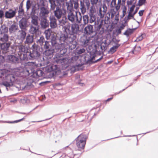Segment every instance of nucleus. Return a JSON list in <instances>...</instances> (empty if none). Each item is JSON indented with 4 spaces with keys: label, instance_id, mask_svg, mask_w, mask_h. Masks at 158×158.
<instances>
[{
    "label": "nucleus",
    "instance_id": "nucleus-1",
    "mask_svg": "<svg viewBox=\"0 0 158 158\" xmlns=\"http://www.w3.org/2000/svg\"><path fill=\"white\" fill-rule=\"evenodd\" d=\"M68 33L65 32V33L61 34L60 36L59 40L61 44H69V49L71 50L74 49L77 45L76 40H74V39L75 36H73V38L70 35H68Z\"/></svg>",
    "mask_w": 158,
    "mask_h": 158
},
{
    "label": "nucleus",
    "instance_id": "nucleus-2",
    "mask_svg": "<svg viewBox=\"0 0 158 158\" xmlns=\"http://www.w3.org/2000/svg\"><path fill=\"white\" fill-rule=\"evenodd\" d=\"M27 53L28 54L24 56L25 58L27 59L26 61L38 59L40 56V47L34 43L32 46L31 50Z\"/></svg>",
    "mask_w": 158,
    "mask_h": 158
},
{
    "label": "nucleus",
    "instance_id": "nucleus-3",
    "mask_svg": "<svg viewBox=\"0 0 158 158\" xmlns=\"http://www.w3.org/2000/svg\"><path fill=\"white\" fill-rule=\"evenodd\" d=\"M11 42H0V49L3 54H13L15 52V47L11 45Z\"/></svg>",
    "mask_w": 158,
    "mask_h": 158
},
{
    "label": "nucleus",
    "instance_id": "nucleus-4",
    "mask_svg": "<svg viewBox=\"0 0 158 158\" xmlns=\"http://www.w3.org/2000/svg\"><path fill=\"white\" fill-rule=\"evenodd\" d=\"M99 46L96 44L94 45V49L92 52L90 51L88 54L85 55L84 59L85 64H93V60H94L96 56V54L98 52L97 47Z\"/></svg>",
    "mask_w": 158,
    "mask_h": 158
},
{
    "label": "nucleus",
    "instance_id": "nucleus-5",
    "mask_svg": "<svg viewBox=\"0 0 158 158\" xmlns=\"http://www.w3.org/2000/svg\"><path fill=\"white\" fill-rule=\"evenodd\" d=\"M65 32L68 33L69 35H70L73 38V36H74L75 38L74 39V40H76L77 39V35L79 31V25L76 23L72 24L71 26H67L64 27Z\"/></svg>",
    "mask_w": 158,
    "mask_h": 158
},
{
    "label": "nucleus",
    "instance_id": "nucleus-6",
    "mask_svg": "<svg viewBox=\"0 0 158 158\" xmlns=\"http://www.w3.org/2000/svg\"><path fill=\"white\" fill-rule=\"evenodd\" d=\"M87 138V137L86 135L81 134L75 139L76 145L78 150L83 149L84 148Z\"/></svg>",
    "mask_w": 158,
    "mask_h": 158
},
{
    "label": "nucleus",
    "instance_id": "nucleus-7",
    "mask_svg": "<svg viewBox=\"0 0 158 158\" xmlns=\"http://www.w3.org/2000/svg\"><path fill=\"white\" fill-rule=\"evenodd\" d=\"M15 77L13 74H9L6 77V80L2 83V85L5 86L7 91L12 89L13 83L15 80Z\"/></svg>",
    "mask_w": 158,
    "mask_h": 158
},
{
    "label": "nucleus",
    "instance_id": "nucleus-8",
    "mask_svg": "<svg viewBox=\"0 0 158 158\" xmlns=\"http://www.w3.org/2000/svg\"><path fill=\"white\" fill-rule=\"evenodd\" d=\"M47 72H50L52 76L56 75H59L61 73V71L58 66L56 64H52L51 65L47 66L46 68Z\"/></svg>",
    "mask_w": 158,
    "mask_h": 158
},
{
    "label": "nucleus",
    "instance_id": "nucleus-9",
    "mask_svg": "<svg viewBox=\"0 0 158 158\" xmlns=\"http://www.w3.org/2000/svg\"><path fill=\"white\" fill-rule=\"evenodd\" d=\"M68 20L72 22H74L76 19V22L80 23L81 20L82 16L80 13H79V15H77V12H75V15L73 12H69L68 13Z\"/></svg>",
    "mask_w": 158,
    "mask_h": 158
},
{
    "label": "nucleus",
    "instance_id": "nucleus-10",
    "mask_svg": "<svg viewBox=\"0 0 158 158\" xmlns=\"http://www.w3.org/2000/svg\"><path fill=\"white\" fill-rule=\"evenodd\" d=\"M84 34L89 37H93L96 34V32L93 28V26L88 24L84 29Z\"/></svg>",
    "mask_w": 158,
    "mask_h": 158
},
{
    "label": "nucleus",
    "instance_id": "nucleus-11",
    "mask_svg": "<svg viewBox=\"0 0 158 158\" xmlns=\"http://www.w3.org/2000/svg\"><path fill=\"white\" fill-rule=\"evenodd\" d=\"M18 48L19 50V52H21L20 59L22 60H26L27 59L25 58L24 56L28 54L27 53L29 52V50L27 47L23 45H19Z\"/></svg>",
    "mask_w": 158,
    "mask_h": 158
},
{
    "label": "nucleus",
    "instance_id": "nucleus-12",
    "mask_svg": "<svg viewBox=\"0 0 158 158\" xmlns=\"http://www.w3.org/2000/svg\"><path fill=\"white\" fill-rule=\"evenodd\" d=\"M19 25L21 29L27 30L28 26L27 19L23 17L19 21Z\"/></svg>",
    "mask_w": 158,
    "mask_h": 158
},
{
    "label": "nucleus",
    "instance_id": "nucleus-13",
    "mask_svg": "<svg viewBox=\"0 0 158 158\" xmlns=\"http://www.w3.org/2000/svg\"><path fill=\"white\" fill-rule=\"evenodd\" d=\"M31 72H32V75L31 76H32L35 78H38L41 77L44 73V72L40 68H37L33 71L31 70Z\"/></svg>",
    "mask_w": 158,
    "mask_h": 158
},
{
    "label": "nucleus",
    "instance_id": "nucleus-14",
    "mask_svg": "<svg viewBox=\"0 0 158 158\" xmlns=\"http://www.w3.org/2000/svg\"><path fill=\"white\" fill-rule=\"evenodd\" d=\"M6 59L10 63L16 64L19 62V58L13 55H8L6 57Z\"/></svg>",
    "mask_w": 158,
    "mask_h": 158
},
{
    "label": "nucleus",
    "instance_id": "nucleus-15",
    "mask_svg": "<svg viewBox=\"0 0 158 158\" xmlns=\"http://www.w3.org/2000/svg\"><path fill=\"white\" fill-rule=\"evenodd\" d=\"M16 13L15 10H14L11 9H10L6 12L5 17L6 19H11L15 17Z\"/></svg>",
    "mask_w": 158,
    "mask_h": 158
},
{
    "label": "nucleus",
    "instance_id": "nucleus-16",
    "mask_svg": "<svg viewBox=\"0 0 158 158\" xmlns=\"http://www.w3.org/2000/svg\"><path fill=\"white\" fill-rule=\"evenodd\" d=\"M42 6L40 8V14L42 15V17H45L46 15L49 14V11L47 8L44 7L45 5L44 3H42Z\"/></svg>",
    "mask_w": 158,
    "mask_h": 158
},
{
    "label": "nucleus",
    "instance_id": "nucleus-17",
    "mask_svg": "<svg viewBox=\"0 0 158 158\" xmlns=\"http://www.w3.org/2000/svg\"><path fill=\"white\" fill-rule=\"evenodd\" d=\"M65 60V59L64 56H61L57 54L56 56L53 58V62H56L57 64H63Z\"/></svg>",
    "mask_w": 158,
    "mask_h": 158
},
{
    "label": "nucleus",
    "instance_id": "nucleus-18",
    "mask_svg": "<svg viewBox=\"0 0 158 158\" xmlns=\"http://www.w3.org/2000/svg\"><path fill=\"white\" fill-rule=\"evenodd\" d=\"M135 7V5H133L130 8V11L128 13V15L127 17V19H131V17L133 18L134 16L137 13L139 9V8L138 7H136L133 14H131V13L134 10Z\"/></svg>",
    "mask_w": 158,
    "mask_h": 158
},
{
    "label": "nucleus",
    "instance_id": "nucleus-19",
    "mask_svg": "<svg viewBox=\"0 0 158 158\" xmlns=\"http://www.w3.org/2000/svg\"><path fill=\"white\" fill-rule=\"evenodd\" d=\"M40 19V26L41 28L45 29L49 26V23L45 17H41Z\"/></svg>",
    "mask_w": 158,
    "mask_h": 158
},
{
    "label": "nucleus",
    "instance_id": "nucleus-20",
    "mask_svg": "<svg viewBox=\"0 0 158 158\" xmlns=\"http://www.w3.org/2000/svg\"><path fill=\"white\" fill-rule=\"evenodd\" d=\"M50 25L51 28H56L57 25L56 23V20L54 16H51L50 17Z\"/></svg>",
    "mask_w": 158,
    "mask_h": 158
},
{
    "label": "nucleus",
    "instance_id": "nucleus-21",
    "mask_svg": "<svg viewBox=\"0 0 158 158\" xmlns=\"http://www.w3.org/2000/svg\"><path fill=\"white\" fill-rule=\"evenodd\" d=\"M55 48L45 49L44 51V54L45 56L49 57V58L52 57L55 52Z\"/></svg>",
    "mask_w": 158,
    "mask_h": 158
},
{
    "label": "nucleus",
    "instance_id": "nucleus-22",
    "mask_svg": "<svg viewBox=\"0 0 158 158\" xmlns=\"http://www.w3.org/2000/svg\"><path fill=\"white\" fill-rule=\"evenodd\" d=\"M19 72V75L23 77L28 76L29 75L30 73L28 70L22 68H21Z\"/></svg>",
    "mask_w": 158,
    "mask_h": 158
},
{
    "label": "nucleus",
    "instance_id": "nucleus-23",
    "mask_svg": "<svg viewBox=\"0 0 158 158\" xmlns=\"http://www.w3.org/2000/svg\"><path fill=\"white\" fill-rule=\"evenodd\" d=\"M11 42L9 40V36L7 34L0 35V42Z\"/></svg>",
    "mask_w": 158,
    "mask_h": 158
},
{
    "label": "nucleus",
    "instance_id": "nucleus-24",
    "mask_svg": "<svg viewBox=\"0 0 158 158\" xmlns=\"http://www.w3.org/2000/svg\"><path fill=\"white\" fill-rule=\"evenodd\" d=\"M31 25H33L35 26H38V16L35 15H33L31 16Z\"/></svg>",
    "mask_w": 158,
    "mask_h": 158
},
{
    "label": "nucleus",
    "instance_id": "nucleus-25",
    "mask_svg": "<svg viewBox=\"0 0 158 158\" xmlns=\"http://www.w3.org/2000/svg\"><path fill=\"white\" fill-rule=\"evenodd\" d=\"M54 12L55 16L58 19H60L63 14L62 10L58 6L56 7V9L54 11Z\"/></svg>",
    "mask_w": 158,
    "mask_h": 158
},
{
    "label": "nucleus",
    "instance_id": "nucleus-26",
    "mask_svg": "<svg viewBox=\"0 0 158 158\" xmlns=\"http://www.w3.org/2000/svg\"><path fill=\"white\" fill-rule=\"evenodd\" d=\"M137 28H127L125 31L123 33L124 35L128 37L131 35L133 32Z\"/></svg>",
    "mask_w": 158,
    "mask_h": 158
},
{
    "label": "nucleus",
    "instance_id": "nucleus-27",
    "mask_svg": "<svg viewBox=\"0 0 158 158\" xmlns=\"http://www.w3.org/2000/svg\"><path fill=\"white\" fill-rule=\"evenodd\" d=\"M39 26H35L33 25H31L29 30V32L32 34H35L38 31Z\"/></svg>",
    "mask_w": 158,
    "mask_h": 158
},
{
    "label": "nucleus",
    "instance_id": "nucleus-28",
    "mask_svg": "<svg viewBox=\"0 0 158 158\" xmlns=\"http://www.w3.org/2000/svg\"><path fill=\"white\" fill-rule=\"evenodd\" d=\"M8 32V27L5 24L2 25L0 27V35L7 34Z\"/></svg>",
    "mask_w": 158,
    "mask_h": 158
},
{
    "label": "nucleus",
    "instance_id": "nucleus-29",
    "mask_svg": "<svg viewBox=\"0 0 158 158\" xmlns=\"http://www.w3.org/2000/svg\"><path fill=\"white\" fill-rule=\"evenodd\" d=\"M43 45V48L45 50L55 48L53 45H52L51 43L48 40L45 41L44 44Z\"/></svg>",
    "mask_w": 158,
    "mask_h": 158
},
{
    "label": "nucleus",
    "instance_id": "nucleus-30",
    "mask_svg": "<svg viewBox=\"0 0 158 158\" xmlns=\"http://www.w3.org/2000/svg\"><path fill=\"white\" fill-rule=\"evenodd\" d=\"M89 41V40L86 37L81 38L80 40V42L82 43V44L84 46H86Z\"/></svg>",
    "mask_w": 158,
    "mask_h": 158
},
{
    "label": "nucleus",
    "instance_id": "nucleus-31",
    "mask_svg": "<svg viewBox=\"0 0 158 158\" xmlns=\"http://www.w3.org/2000/svg\"><path fill=\"white\" fill-rule=\"evenodd\" d=\"M33 41V35H28L26 37V40L25 42V44H31Z\"/></svg>",
    "mask_w": 158,
    "mask_h": 158
},
{
    "label": "nucleus",
    "instance_id": "nucleus-32",
    "mask_svg": "<svg viewBox=\"0 0 158 158\" xmlns=\"http://www.w3.org/2000/svg\"><path fill=\"white\" fill-rule=\"evenodd\" d=\"M18 27L15 23H13L9 28V31L10 33L15 32L18 30Z\"/></svg>",
    "mask_w": 158,
    "mask_h": 158
},
{
    "label": "nucleus",
    "instance_id": "nucleus-33",
    "mask_svg": "<svg viewBox=\"0 0 158 158\" xmlns=\"http://www.w3.org/2000/svg\"><path fill=\"white\" fill-rule=\"evenodd\" d=\"M83 65V64H81L77 65H76L73 68H71V66H66V68L67 70H68L69 71H70V72H71L73 71V72H74L75 71V67H76L77 68H79L81 67Z\"/></svg>",
    "mask_w": 158,
    "mask_h": 158
},
{
    "label": "nucleus",
    "instance_id": "nucleus-34",
    "mask_svg": "<svg viewBox=\"0 0 158 158\" xmlns=\"http://www.w3.org/2000/svg\"><path fill=\"white\" fill-rule=\"evenodd\" d=\"M23 1H22L20 3L19 6V10L18 11V13L19 15H23L24 14V10L23 8Z\"/></svg>",
    "mask_w": 158,
    "mask_h": 158
},
{
    "label": "nucleus",
    "instance_id": "nucleus-35",
    "mask_svg": "<svg viewBox=\"0 0 158 158\" xmlns=\"http://www.w3.org/2000/svg\"><path fill=\"white\" fill-rule=\"evenodd\" d=\"M27 30L21 29L20 31H19L20 32V39L21 40H23L26 37V31Z\"/></svg>",
    "mask_w": 158,
    "mask_h": 158
},
{
    "label": "nucleus",
    "instance_id": "nucleus-36",
    "mask_svg": "<svg viewBox=\"0 0 158 158\" xmlns=\"http://www.w3.org/2000/svg\"><path fill=\"white\" fill-rule=\"evenodd\" d=\"M51 30L50 29H48V30H46L45 31V34L47 40H48L50 39L51 36L54 35L53 34H51Z\"/></svg>",
    "mask_w": 158,
    "mask_h": 158
},
{
    "label": "nucleus",
    "instance_id": "nucleus-37",
    "mask_svg": "<svg viewBox=\"0 0 158 158\" xmlns=\"http://www.w3.org/2000/svg\"><path fill=\"white\" fill-rule=\"evenodd\" d=\"M120 46V44L117 43L115 45L113 46L110 49V53L111 54L114 53L116 51L117 49Z\"/></svg>",
    "mask_w": 158,
    "mask_h": 158
},
{
    "label": "nucleus",
    "instance_id": "nucleus-38",
    "mask_svg": "<svg viewBox=\"0 0 158 158\" xmlns=\"http://www.w3.org/2000/svg\"><path fill=\"white\" fill-rule=\"evenodd\" d=\"M50 40L49 41L51 43L52 45L55 47V45L56 44L57 42L56 37L54 34L51 36Z\"/></svg>",
    "mask_w": 158,
    "mask_h": 158
},
{
    "label": "nucleus",
    "instance_id": "nucleus-39",
    "mask_svg": "<svg viewBox=\"0 0 158 158\" xmlns=\"http://www.w3.org/2000/svg\"><path fill=\"white\" fill-rule=\"evenodd\" d=\"M129 19H127V18L126 17H125L123 19V20L124 21V22H123L121 24L120 29H121V30H123L124 29V27L127 25V23L128 21V20Z\"/></svg>",
    "mask_w": 158,
    "mask_h": 158
},
{
    "label": "nucleus",
    "instance_id": "nucleus-40",
    "mask_svg": "<svg viewBox=\"0 0 158 158\" xmlns=\"http://www.w3.org/2000/svg\"><path fill=\"white\" fill-rule=\"evenodd\" d=\"M45 41L44 37L43 36H41L40 37V39H38L36 42L38 44L42 46L44 45V43L45 42Z\"/></svg>",
    "mask_w": 158,
    "mask_h": 158
},
{
    "label": "nucleus",
    "instance_id": "nucleus-41",
    "mask_svg": "<svg viewBox=\"0 0 158 158\" xmlns=\"http://www.w3.org/2000/svg\"><path fill=\"white\" fill-rule=\"evenodd\" d=\"M67 49L65 48H63L60 49L57 55L61 56H63L66 53Z\"/></svg>",
    "mask_w": 158,
    "mask_h": 158
},
{
    "label": "nucleus",
    "instance_id": "nucleus-42",
    "mask_svg": "<svg viewBox=\"0 0 158 158\" xmlns=\"http://www.w3.org/2000/svg\"><path fill=\"white\" fill-rule=\"evenodd\" d=\"M90 19H89V22L92 23L95 21L96 19L95 15L91 13L90 15Z\"/></svg>",
    "mask_w": 158,
    "mask_h": 158
},
{
    "label": "nucleus",
    "instance_id": "nucleus-43",
    "mask_svg": "<svg viewBox=\"0 0 158 158\" xmlns=\"http://www.w3.org/2000/svg\"><path fill=\"white\" fill-rule=\"evenodd\" d=\"M83 19L84 23L85 25L87 24L89 22V17L87 15H84L83 16Z\"/></svg>",
    "mask_w": 158,
    "mask_h": 158
},
{
    "label": "nucleus",
    "instance_id": "nucleus-44",
    "mask_svg": "<svg viewBox=\"0 0 158 158\" xmlns=\"http://www.w3.org/2000/svg\"><path fill=\"white\" fill-rule=\"evenodd\" d=\"M67 9L69 11V12H73V3L72 2H71L69 3V4L67 6Z\"/></svg>",
    "mask_w": 158,
    "mask_h": 158
},
{
    "label": "nucleus",
    "instance_id": "nucleus-45",
    "mask_svg": "<svg viewBox=\"0 0 158 158\" xmlns=\"http://www.w3.org/2000/svg\"><path fill=\"white\" fill-rule=\"evenodd\" d=\"M25 117H24L22 118L19 119V120H15L14 121H6L5 122L6 123H17L20 122L22 121L23 120L25 119Z\"/></svg>",
    "mask_w": 158,
    "mask_h": 158
},
{
    "label": "nucleus",
    "instance_id": "nucleus-46",
    "mask_svg": "<svg viewBox=\"0 0 158 158\" xmlns=\"http://www.w3.org/2000/svg\"><path fill=\"white\" fill-rule=\"evenodd\" d=\"M73 5H74V8L76 10L78 8L79 6V4L77 0H73L72 1Z\"/></svg>",
    "mask_w": 158,
    "mask_h": 158
},
{
    "label": "nucleus",
    "instance_id": "nucleus-47",
    "mask_svg": "<svg viewBox=\"0 0 158 158\" xmlns=\"http://www.w3.org/2000/svg\"><path fill=\"white\" fill-rule=\"evenodd\" d=\"M51 3V8L52 10H54L55 7L56 6L55 3V1H53L52 2H50Z\"/></svg>",
    "mask_w": 158,
    "mask_h": 158
},
{
    "label": "nucleus",
    "instance_id": "nucleus-48",
    "mask_svg": "<svg viewBox=\"0 0 158 158\" xmlns=\"http://www.w3.org/2000/svg\"><path fill=\"white\" fill-rule=\"evenodd\" d=\"M31 6V3L30 0H27L26 3V8L27 10H28Z\"/></svg>",
    "mask_w": 158,
    "mask_h": 158
},
{
    "label": "nucleus",
    "instance_id": "nucleus-49",
    "mask_svg": "<svg viewBox=\"0 0 158 158\" xmlns=\"http://www.w3.org/2000/svg\"><path fill=\"white\" fill-rule=\"evenodd\" d=\"M98 45L99 46L98 47V48L99 46V45ZM100 46L101 49L102 50V52H104L106 50V44H104V45H102V44H101L100 45Z\"/></svg>",
    "mask_w": 158,
    "mask_h": 158
},
{
    "label": "nucleus",
    "instance_id": "nucleus-50",
    "mask_svg": "<svg viewBox=\"0 0 158 158\" xmlns=\"http://www.w3.org/2000/svg\"><path fill=\"white\" fill-rule=\"evenodd\" d=\"M127 8L125 6H124L123 10V15L120 16L121 18H123L126 14Z\"/></svg>",
    "mask_w": 158,
    "mask_h": 158
},
{
    "label": "nucleus",
    "instance_id": "nucleus-51",
    "mask_svg": "<svg viewBox=\"0 0 158 158\" xmlns=\"http://www.w3.org/2000/svg\"><path fill=\"white\" fill-rule=\"evenodd\" d=\"M146 0H139L138 5L141 6L143 5L145 2Z\"/></svg>",
    "mask_w": 158,
    "mask_h": 158
},
{
    "label": "nucleus",
    "instance_id": "nucleus-52",
    "mask_svg": "<svg viewBox=\"0 0 158 158\" xmlns=\"http://www.w3.org/2000/svg\"><path fill=\"white\" fill-rule=\"evenodd\" d=\"M98 0H90L93 6L97 4Z\"/></svg>",
    "mask_w": 158,
    "mask_h": 158
},
{
    "label": "nucleus",
    "instance_id": "nucleus-53",
    "mask_svg": "<svg viewBox=\"0 0 158 158\" xmlns=\"http://www.w3.org/2000/svg\"><path fill=\"white\" fill-rule=\"evenodd\" d=\"M116 0H112L111 3V6L112 7H114L116 5Z\"/></svg>",
    "mask_w": 158,
    "mask_h": 158
},
{
    "label": "nucleus",
    "instance_id": "nucleus-54",
    "mask_svg": "<svg viewBox=\"0 0 158 158\" xmlns=\"http://www.w3.org/2000/svg\"><path fill=\"white\" fill-rule=\"evenodd\" d=\"M143 38L142 36V35L139 36L137 38V39H136V40H137V42L140 41H141V40H143Z\"/></svg>",
    "mask_w": 158,
    "mask_h": 158
},
{
    "label": "nucleus",
    "instance_id": "nucleus-55",
    "mask_svg": "<svg viewBox=\"0 0 158 158\" xmlns=\"http://www.w3.org/2000/svg\"><path fill=\"white\" fill-rule=\"evenodd\" d=\"M85 50L84 48L80 49L78 52V53L79 54H81L85 52Z\"/></svg>",
    "mask_w": 158,
    "mask_h": 158
},
{
    "label": "nucleus",
    "instance_id": "nucleus-56",
    "mask_svg": "<svg viewBox=\"0 0 158 158\" xmlns=\"http://www.w3.org/2000/svg\"><path fill=\"white\" fill-rule=\"evenodd\" d=\"M102 22L100 23L98 26L97 27V31H99L101 28L102 27Z\"/></svg>",
    "mask_w": 158,
    "mask_h": 158
},
{
    "label": "nucleus",
    "instance_id": "nucleus-57",
    "mask_svg": "<svg viewBox=\"0 0 158 158\" xmlns=\"http://www.w3.org/2000/svg\"><path fill=\"white\" fill-rule=\"evenodd\" d=\"M4 15L3 11L2 10H0V18H2Z\"/></svg>",
    "mask_w": 158,
    "mask_h": 158
},
{
    "label": "nucleus",
    "instance_id": "nucleus-58",
    "mask_svg": "<svg viewBox=\"0 0 158 158\" xmlns=\"http://www.w3.org/2000/svg\"><path fill=\"white\" fill-rule=\"evenodd\" d=\"M102 58H103V56H102L99 59H98V60H96L95 61H93V64L97 62H98L101 60Z\"/></svg>",
    "mask_w": 158,
    "mask_h": 158
},
{
    "label": "nucleus",
    "instance_id": "nucleus-59",
    "mask_svg": "<svg viewBox=\"0 0 158 158\" xmlns=\"http://www.w3.org/2000/svg\"><path fill=\"white\" fill-rule=\"evenodd\" d=\"M144 12V10H140L139 11V16H142L143 15V13Z\"/></svg>",
    "mask_w": 158,
    "mask_h": 158
},
{
    "label": "nucleus",
    "instance_id": "nucleus-60",
    "mask_svg": "<svg viewBox=\"0 0 158 158\" xmlns=\"http://www.w3.org/2000/svg\"><path fill=\"white\" fill-rule=\"evenodd\" d=\"M133 83H134V82H133V83H131L130 84V85H129L128 87H127L125 89H123L122 90H121V91H120V92H119V93H118V94H119V93H120L121 92H122V91H124L125 89H127V88H128V87H130V86H131L133 85Z\"/></svg>",
    "mask_w": 158,
    "mask_h": 158
},
{
    "label": "nucleus",
    "instance_id": "nucleus-61",
    "mask_svg": "<svg viewBox=\"0 0 158 158\" xmlns=\"http://www.w3.org/2000/svg\"><path fill=\"white\" fill-rule=\"evenodd\" d=\"M133 2V1L132 0L130 1H128L127 2V5H131Z\"/></svg>",
    "mask_w": 158,
    "mask_h": 158
},
{
    "label": "nucleus",
    "instance_id": "nucleus-62",
    "mask_svg": "<svg viewBox=\"0 0 158 158\" xmlns=\"http://www.w3.org/2000/svg\"><path fill=\"white\" fill-rule=\"evenodd\" d=\"M134 50H136V49L137 48H138V50H137L138 51H139L141 49V48L140 46L136 47L135 46L134 47Z\"/></svg>",
    "mask_w": 158,
    "mask_h": 158
},
{
    "label": "nucleus",
    "instance_id": "nucleus-63",
    "mask_svg": "<svg viewBox=\"0 0 158 158\" xmlns=\"http://www.w3.org/2000/svg\"><path fill=\"white\" fill-rule=\"evenodd\" d=\"M121 29L119 28L116 31L117 32V34H120L121 33Z\"/></svg>",
    "mask_w": 158,
    "mask_h": 158
},
{
    "label": "nucleus",
    "instance_id": "nucleus-64",
    "mask_svg": "<svg viewBox=\"0 0 158 158\" xmlns=\"http://www.w3.org/2000/svg\"><path fill=\"white\" fill-rule=\"evenodd\" d=\"M118 17H119V14H118L117 15H116L115 16V20H117V21H118L119 20Z\"/></svg>",
    "mask_w": 158,
    "mask_h": 158
}]
</instances>
